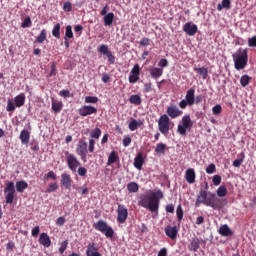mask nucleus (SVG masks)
Instances as JSON below:
<instances>
[{
  "mask_svg": "<svg viewBox=\"0 0 256 256\" xmlns=\"http://www.w3.org/2000/svg\"><path fill=\"white\" fill-rule=\"evenodd\" d=\"M205 189L206 190H200L195 206L199 207V205H206V207H211L214 211H221V209L227 205V201L217 197L216 193L207 192L209 190V183L207 182H205Z\"/></svg>",
  "mask_w": 256,
  "mask_h": 256,
  "instance_id": "obj_1",
  "label": "nucleus"
},
{
  "mask_svg": "<svg viewBox=\"0 0 256 256\" xmlns=\"http://www.w3.org/2000/svg\"><path fill=\"white\" fill-rule=\"evenodd\" d=\"M161 199H163V192L158 190L157 192L141 195L138 205L144 207V209H148L151 213L159 215V203Z\"/></svg>",
  "mask_w": 256,
  "mask_h": 256,
  "instance_id": "obj_2",
  "label": "nucleus"
},
{
  "mask_svg": "<svg viewBox=\"0 0 256 256\" xmlns=\"http://www.w3.org/2000/svg\"><path fill=\"white\" fill-rule=\"evenodd\" d=\"M232 59L234 61V67L237 71H241L244 67H247V62L249 57L247 55V49H239L237 52L232 54Z\"/></svg>",
  "mask_w": 256,
  "mask_h": 256,
  "instance_id": "obj_3",
  "label": "nucleus"
},
{
  "mask_svg": "<svg viewBox=\"0 0 256 256\" xmlns=\"http://www.w3.org/2000/svg\"><path fill=\"white\" fill-rule=\"evenodd\" d=\"M195 105V88H190L186 92L185 99L179 102L180 109H187L188 107H193Z\"/></svg>",
  "mask_w": 256,
  "mask_h": 256,
  "instance_id": "obj_4",
  "label": "nucleus"
},
{
  "mask_svg": "<svg viewBox=\"0 0 256 256\" xmlns=\"http://www.w3.org/2000/svg\"><path fill=\"white\" fill-rule=\"evenodd\" d=\"M193 127V121H191V116L184 115L182 117V124L178 125L177 133L185 137L187 135V130H190Z\"/></svg>",
  "mask_w": 256,
  "mask_h": 256,
  "instance_id": "obj_5",
  "label": "nucleus"
},
{
  "mask_svg": "<svg viewBox=\"0 0 256 256\" xmlns=\"http://www.w3.org/2000/svg\"><path fill=\"white\" fill-rule=\"evenodd\" d=\"M94 228L100 233H103L105 237L112 238L114 235L113 228L107 224V222L103 220H99L96 224H94Z\"/></svg>",
  "mask_w": 256,
  "mask_h": 256,
  "instance_id": "obj_6",
  "label": "nucleus"
},
{
  "mask_svg": "<svg viewBox=\"0 0 256 256\" xmlns=\"http://www.w3.org/2000/svg\"><path fill=\"white\" fill-rule=\"evenodd\" d=\"M171 126V120L167 114L160 116L158 120V129L162 135H167L169 133V127Z\"/></svg>",
  "mask_w": 256,
  "mask_h": 256,
  "instance_id": "obj_7",
  "label": "nucleus"
},
{
  "mask_svg": "<svg viewBox=\"0 0 256 256\" xmlns=\"http://www.w3.org/2000/svg\"><path fill=\"white\" fill-rule=\"evenodd\" d=\"M66 161L70 171H73V173H75L77 171V167L81 165V162L77 160V157L69 152H66Z\"/></svg>",
  "mask_w": 256,
  "mask_h": 256,
  "instance_id": "obj_8",
  "label": "nucleus"
},
{
  "mask_svg": "<svg viewBox=\"0 0 256 256\" xmlns=\"http://www.w3.org/2000/svg\"><path fill=\"white\" fill-rule=\"evenodd\" d=\"M98 53L101 55H106L108 57V61L110 65L115 64V56L113 53L109 50V46L102 44L98 47Z\"/></svg>",
  "mask_w": 256,
  "mask_h": 256,
  "instance_id": "obj_9",
  "label": "nucleus"
},
{
  "mask_svg": "<svg viewBox=\"0 0 256 256\" xmlns=\"http://www.w3.org/2000/svg\"><path fill=\"white\" fill-rule=\"evenodd\" d=\"M98 53L101 55H106L108 57V61L110 65L115 64V56L113 53L109 50V46L102 44L98 47Z\"/></svg>",
  "mask_w": 256,
  "mask_h": 256,
  "instance_id": "obj_10",
  "label": "nucleus"
},
{
  "mask_svg": "<svg viewBox=\"0 0 256 256\" xmlns=\"http://www.w3.org/2000/svg\"><path fill=\"white\" fill-rule=\"evenodd\" d=\"M98 53L101 55H106L108 57V61L110 65L115 64V56L113 53L109 50V46L102 44L98 47Z\"/></svg>",
  "mask_w": 256,
  "mask_h": 256,
  "instance_id": "obj_11",
  "label": "nucleus"
},
{
  "mask_svg": "<svg viewBox=\"0 0 256 256\" xmlns=\"http://www.w3.org/2000/svg\"><path fill=\"white\" fill-rule=\"evenodd\" d=\"M117 213H118V216H117L118 223H121V224L125 223L129 215V212L125 207V205L123 204L118 205Z\"/></svg>",
  "mask_w": 256,
  "mask_h": 256,
  "instance_id": "obj_12",
  "label": "nucleus"
},
{
  "mask_svg": "<svg viewBox=\"0 0 256 256\" xmlns=\"http://www.w3.org/2000/svg\"><path fill=\"white\" fill-rule=\"evenodd\" d=\"M76 153L81 159H85L87 157V142L80 140L76 147Z\"/></svg>",
  "mask_w": 256,
  "mask_h": 256,
  "instance_id": "obj_13",
  "label": "nucleus"
},
{
  "mask_svg": "<svg viewBox=\"0 0 256 256\" xmlns=\"http://www.w3.org/2000/svg\"><path fill=\"white\" fill-rule=\"evenodd\" d=\"M166 113L171 117V119H177V117H181V115H183V111L180 110L176 105H170L167 108Z\"/></svg>",
  "mask_w": 256,
  "mask_h": 256,
  "instance_id": "obj_14",
  "label": "nucleus"
},
{
  "mask_svg": "<svg viewBox=\"0 0 256 256\" xmlns=\"http://www.w3.org/2000/svg\"><path fill=\"white\" fill-rule=\"evenodd\" d=\"M86 256H101V253H99V244L95 242L89 243L86 250Z\"/></svg>",
  "mask_w": 256,
  "mask_h": 256,
  "instance_id": "obj_15",
  "label": "nucleus"
},
{
  "mask_svg": "<svg viewBox=\"0 0 256 256\" xmlns=\"http://www.w3.org/2000/svg\"><path fill=\"white\" fill-rule=\"evenodd\" d=\"M197 30L198 28L195 24H193V22H187L183 26L184 33H186V35H189L190 37L197 35Z\"/></svg>",
  "mask_w": 256,
  "mask_h": 256,
  "instance_id": "obj_16",
  "label": "nucleus"
},
{
  "mask_svg": "<svg viewBox=\"0 0 256 256\" xmlns=\"http://www.w3.org/2000/svg\"><path fill=\"white\" fill-rule=\"evenodd\" d=\"M78 113L81 117H87V115H93L97 113V108L91 105H84L82 108L78 110Z\"/></svg>",
  "mask_w": 256,
  "mask_h": 256,
  "instance_id": "obj_17",
  "label": "nucleus"
},
{
  "mask_svg": "<svg viewBox=\"0 0 256 256\" xmlns=\"http://www.w3.org/2000/svg\"><path fill=\"white\" fill-rule=\"evenodd\" d=\"M140 68L139 64H135L129 76V83H137L139 81Z\"/></svg>",
  "mask_w": 256,
  "mask_h": 256,
  "instance_id": "obj_18",
  "label": "nucleus"
},
{
  "mask_svg": "<svg viewBox=\"0 0 256 256\" xmlns=\"http://www.w3.org/2000/svg\"><path fill=\"white\" fill-rule=\"evenodd\" d=\"M218 233L222 237H232L233 230H231V228H229V225L224 224V225L220 226Z\"/></svg>",
  "mask_w": 256,
  "mask_h": 256,
  "instance_id": "obj_19",
  "label": "nucleus"
},
{
  "mask_svg": "<svg viewBox=\"0 0 256 256\" xmlns=\"http://www.w3.org/2000/svg\"><path fill=\"white\" fill-rule=\"evenodd\" d=\"M177 226H167L165 228V234L167 235V237H170V239H177Z\"/></svg>",
  "mask_w": 256,
  "mask_h": 256,
  "instance_id": "obj_20",
  "label": "nucleus"
},
{
  "mask_svg": "<svg viewBox=\"0 0 256 256\" xmlns=\"http://www.w3.org/2000/svg\"><path fill=\"white\" fill-rule=\"evenodd\" d=\"M39 243L43 247H51V238H49L47 233H42L40 234Z\"/></svg>",
  "mask_w": 256,
  "mask_h": 256,
  "instance_id": "obj_21",
  "label": "nucleus"
},
{
  "mask_svg": "<svg viewBox=\"0 0 256 256\" xmlns=\"http://www.w3.org/2000/svg\"><path fill=\"white\" fill-rule=\"evenodd\" d=\"M61 183L65 189H71V176L67 173L61 175Z\"/></svg>",
  "mask_w": 256,
  "mask_h": 256,
  "instance_id": "obj_22",
  "label": "nucleus"
},
{
  "mask_svg": "<svg viewBox=\"0 0 256 256\" xmlns=\"http://www.w3.org/2000/svg\"><path fill=\"white\" fill-rule=\"evenodd\" d=\"M29 138H30L29 130H22L20 132V141L23 145L29 144Z\"/></svg>",
  "mask_w": 256,
  "mask_h": 256,
  "instance_id": "obj_23",
  "label": "nucleus"
},
{
  "mask_svg": "<svg viewBox=\"0 0 256 256\" xmlns=\"http://www.w3.org/2000/svg\"><path fill=\"white\" fill-rule=\"evenodd\" d=\"M115 19V14L113 12L108 13L104 16V25L105 27H111L113 25V21Z\"/></svg>",
  "mask_w": 256,
  "mask_h": 256,
  "instance_id": "obj_24",
  "label": "nucleus"
},
{
  "mask_svg": "<svg viewBox=\"0 0 256 256\" xmlns=\"http://www.w3.org/2000/svg\"><path fill=\"white\" fill-rule=\"evenodd\" d=\"M16 107H23L25 105V94L21 93L14 98Z\"/></svg>",
  "mask_w": 256,
  "mask_h": 256,
  "instance_id": "obj_25",
  "label": "nucleus"
},
{
  "mask_svg": "<svg viewBox=\"0 0 256 256\" xmlns=\"http://www.w3.org/2000/svg\"><path fill=\"white\" fill-rule=\"evenodd\" d=\"M143 155L141 153H139L135 159H134V167L136 169H138L139 171H141L142 167H143Z\"/></svg>",
  "mask_w": 256,
  "mask_h": 256,
  "instance_id": "obj_26",
  "label": "nucleus"
},
{
  "mask_svg": "<svg viewBox=\"0 0 256 256\" xmlns=\"http://www.w3.org/2000/svg\"><path fill=\"white\" fill-rule=\"evenodd\" d=\"M186 181L190 184L195 183V170L193 168L186 171Z\"/></svg>",
  "mask_w": 256,
  "mask_h": 256,
  "instance_id": "obj_27",
  "label": "nucleus"
},
{
  "mask_svg": "<svg viewBox=\"0 0 256 256\" xmlns=\"http://www.w3.org/2000/svg\"><path fill=\"white\" fill-rule=\"evenodd\" d=\"M27 187H29V184H27V182L25 180L16 182L17 193H23V191H25V189H27Z\"/></svg>",
  "mask_w": 256,
  "mask_h": 256,
  "instance_id": "obj_28",
  "label": "nucleus"
},
{
  "mask_svg": "<svg viewBox=\"0 0 256 256\" xmlns=\"http://www.w3.org/2000/svg\"><path fill=\"white\" fill-rule=\"evenodd\" d=\"M150 75L152 79H159L163 75V68H152L150 69Z\"/></svg>",
  "mask_w": 256,
  "mask_h": 256,
  "instance_id": "obj_29",
  "label": "nucleus"
},
{
  "mask_svg": "<svg viewBox=\"0 0 256 256\" xmlns=\"http://www.w3.org/2000/svg\"><path fill=\"white\" fill-rule=\"evenodd\" d=\"M63 109V102L61 101H52V111H54V113H60Z\"/></svg>",
  "mask_w": 256,
  "mask_h": 256,
  "instance_id": "obj_30",
  "label": "nucleus"
},
{
  "mask_svg": "<svg viewBox=\"0 0 256 256\" xmlns=\"http://www.w3.org/2000/svg\"><path fill=\"white\" fill-rule=\"evenodd\" d=\"M47 41V30L43 29L40 34L37 36L34 43H43Z\"/></svg>",
  "mask_w": 256,
  "mask_h": 256,
  "instance_id": "obj_31",
  "label": "nucleus"
},
{
  "mask_svg": "<svg viewBox=\"0 0 256 256\" xmlns=\"http://www.w3.org/2000/svg\"><path fill=\"white\" fill-rule=\"evenodd\" d=\"M52 35L56 39H61V24H55V26L52 29Z\"/></svg>",
  "mask_w": 256,
  "mask_h": 256,
  "instance_id": "obj_32",
  "label": "nucleus"
},
{
  "mask_svg": "<svg viewBox=\"0 0 256 256\" xmlns=\"http://www.w3.org/2000/svg\"><path fill=\"white\" fill-rule=\"evenodd\" d=\"M4 193H8L10 195H15V183L14 182H8L6 184V188L4 189Z\"/></svg>",
  "mask_w": 256,
  "mask_h": 256,
  "instance_id": "obj_33",
  "label": "nucleus"
},
{
  "mask_svg": "<svg viewBox=\"0 0 256 256\" xmlns=\"http://www.w3.org/2000/svg\"><path fill=\"white\" fill-rule=\"evenodd\" d=\"M166 149H167V144L158 143L155 148V153H158V155H165Z\"/></svg>",
  "mask_w": 256,
  "mask_h": 256,
  "instance_id": "obj_34",
  "label": "nucleus"
},
{
  "mask_svg": "<svg viewBox=\"0 0 256 256\" xmlns=\"http://www.w3.org/2000/svg\"><path fill=\"white\" fill-rule=\"evenodd\" d=\"M194 71H196L198 75H201L203 79H207L209 75V70L205 67L194 68Z\"/></svg>",
  "mask_w": 256,
  "mask_h": 256,
  "instance_id": "obj_35",
  "label": "nucleus"
},
{
  "mask_svg": "<svg viewBox=\"0 0 256 256\" xmlns=\"http://www.w3.org/2000/svg\"><path fill=\"white\" fill-rule=\"evenodd\" d=\"M218 11H222L223 9H231V0H223L222 3L217 5Z\"/></svg>",
  "mask_w": 256,
  "mask_h": 256,
  "instance_id": "obj_36",
  "label": "nucleus"
},
{
  "mask_svg": "<svg viewBox=\"0 0 256 256\" xmlns=\"http://www.w3.org/2000/svg\"><path fill=\"white\" fill-rule=\"evenodd\" d=\"M127 189L129 193H137V191H139V184H137L136 182H130L127 185Z\"/></svg>",
  "mask_w": 256,
  "mask_h": 256,
  "instance_id": "obj_37",
  "label": "nucleus"
},
{
  "mask_svg": "<svg viewBox=\"0 0 256 256\" xmlns=\"http://www.w3.org/2000/svg\"><path fill=\"white\" fill-rule=\"evenodd\" d=\"M117 159H119V157L117 156L115 151H112L108 157L107 165H113V163H117Z\"/></svg>",
  "mask_w": 256,
  "mask_h": 256,
  "instance_id": "obj_38",
  "label": "nucleus"
},
{
  "mask_svg": "<svg viewBox=\"0 0 256 256\" xmlns=\"http://www.w3.org/2000/svg\"><path fill=\"white\" fill-rule=\"evenodd\" d=\"M130 103L132 105H140L141 104V96L139 95H131L129 98Z\"/></svg>",
  "mask_w": 256,
  "mask_h": 256,
  "instance_id": "obj_39",
  "label": "nucleus"
},
{
  "mask_svg": "<svg viewBox=\"0 0 256 256\" xmlns=\"http://www.w3.org/2000/svg\"><path fill=\"white\" fill-rule=\"evenodd\" d=\"M216 195L218 197H226L227 196V187L226 186H220L216 191Z\"/></svg>",
  "mask_w": 256,
  "mask_h": 256,
  "instance_id": "obj_40",
  "label": "nucleus"
},
{
  "mask_svg": "<svg viewBox=\"0 0 256 256\" xmlns=\"http://www.w3.org/2000/svg\"><path fill=\"white\" fill-rule=\"evenodd\" d=\"M251 77H249V75H243L240 79V84L242 87H247V85H249L250 81H251Z\"/></svg>",
  "mask_w": 256,
  "mask_h": 256,
  "instance_id": "obj_41",
  "label": "nucleus"
},
{
  "mask_svg": "<svg viewBox=\"0 0 256 256\" xmlns=\"http://www.w3.org/2000/svg\"><path fill=\"white\" fill-rule=\"evenodd\" d=\"M64 39H73V28L71 25L66 26Z\"/></svg>",
  "mask_w": 256,
  "mask_h": 256,
  "instance_id": "obj_42",
  "label": "nucleus"
},
{
  "mask_svg": "<svg viewBox=\"0 0 256 256\" xmlns=\"http://www.w3.org/2000/svg\"><path fill=\"white\" fill-rule=\"evenodd\" d=\"M90 137L92 139H99L101 137V129L100 128H95L90 132Z\"/></svg>",
  "mask_w": 256,
  "mask_h": 256,
  "instance_id": "obj_43",
  "label": "nucleus"
},
{
  "mask_svg": "<svg viewBox=\"0 0 256 256\" xmlns=\"http://www.w3.org/2000/svg\"><path fill=\"white\" fill-rule=\"evenodd\" d=\"M199 239L195 238L191 241V249L194 252L199 251Z\"/></svg>",
  "mask_w": 256,
  "mask_h": 256,
  "instance_id": "obj_44",
  "label": "nucleus"
},
{
  "mask_svg": "<svg viewBox=\"0 0 256 256\" xmlns=\"http://www.w3.org/2000/svg\"><path fill=\"white\" fill-rule=\"evenodd\" d=\"M128 127H129L130 131H136V129L139 127V122H137V120L133 119L132 121H130Z\"/></svg>",
  "mask_w": 256,
  "mask_h": 256,
  "instance_id": "obj_45",
  "label": "nucleus"
},
{
  "mask_svg": "<svg viewBox=\"0 0 256 256\" xmlns=\"http://www.w3.org/2000/svg\"><path fill=\"white\" fill-rule=\"evenodd\" d=\"M241 155V158L234 160L233 167H241V163H243V160L245 159V154L241 153Z\"/></svg>",
  "mask_w": 256,
  "mask_h": 256,
  "instance_id": "obj_46",
  "label": "nucleus"
},
{
  "mask_svg": "<svg viewBox=\"0 0 256 256\" xmlns=\"http://www.w3.org/2000/svg\"><path fill=\"white\" fill-rule=\"evenodd\" d=\"M57 189H59V185H57V183H51L47 188V193H53V191H57Z\"/></svg>",
  "mask_w": 256,
  "mask_h": 256,
  "instance_id": "obj_47",
  "label": "nucleus"
},
{
  "mask_svg": "<svg viewBox=\"0 0 256 256\" xmlns=\"http://www.w3.org/2000/svg\"><path fill=\"white\" fill-rule=\"evenodd\" d=\"M99 101V98L96 96H86L85 97V103H97Z\"/></svg>",
  "mask_w": 256,
  "mask_h": 256,
  "instance_id": "obj_48",
  "label": "nucleus"
},
{
  "mask_svg": "<svg viewBox=\"0 0 256 256\" xmlns=\"http://www.w3.org/2000/svg\"><path fill=\"white\" fill-rule=\"evenodd\" d=\"M221 111H223V108L221 105L217 104L212 108L213 115H220Z\"/></svg>",
  "mask_w": 256,
  "mask_h": 256,
  "instance_id": "obj_49",
  "label": "nucleus"
},
{
  "mask_svg": "<svg viewBox=\"0 0 256 256\" xmlns=\"http://www.w3.org/2000/svg\"><path fill=\"white\" fill-rule=\"evenodd\" d=\"M69 245V242L67 240L63 241L60 245V248H59V252L61 254H64L65 251L67 250V246Z\"/></svg>",
  "mask_w": 256,
  "mask_h": 256,
  "instance_id": "obj_50",
  "label": "nucleus"
},
{
  "mask_svg": "<svg viewBox=\"0 0 256 256\" xmlns=\"http://www.w3.org/2000/svg\"><path fill=\"white\" fill-rule=\"evenodd\" d=\"M21 27H23V29H26V27H31V18L30 17L25 18L21 24Z\"/></svg>",
  "mask_w": 256,
  "mask_h": 256,
  "instance_id": "obj_51",
  "label": "nucleus"
},
{
  "mask_svg": "<svg viewBox=\"0 0 256 256\" xmlns=\"http://www.w3.org/2000/svg\"><path fill=\"white\" fill-rule=\"evenodd\" d=\"M5 199H6V203L8 205H11L13 203V199H15V194H6L5 196Z\"/></svg>",
  "mask_w": 256,
  "mask_h": 256,
  "instance_id": "obj_52",
  "label": "nucleus"
},
{
  "mask_svg": "<svg viewBox=\"0 0 256 256\" xmlns=\"http://www.w3.org/2000/svg\"><path fill=\"white\" fill-rule=\"evenodd\" d=\"M6 111L8 112L15 111V104L13 103V101L8 100Z\"/></svg>",
  "mask_w": 256,
  "mask_h": 256,
  "instance_id": "obj_53",
  "label": "nucleus"
},
{
  "mask_svg": "<svg viewBox=\"0 0 256 256\" xmlns=\"http://www.w3.org/2000/svg\"><path fill=\"white\" fill-rule=\"evenodd\" d=\"M151 43V40L149 38H142L139 44L141 47H147Z\"/></svg>",
  "mask_w": 256,
  "mask_h": 256,
  "instance_id": "obj_54",
  "label": "nucleus"
},
{
  "mask_svg": "<svg viewBox=\"0 0 256 256\" xmlns=\"http://www.w3.org/2000/svg\"><path fill=\"white\" fill-rule=\"evenodd\" d=\"M212 182L215 186L221 185V177L219 175H214L212 178Z\"/></svg>",
  "mask_w": 256,
  "mask_h": 256,
  "instance_id": "obj_55",
  "label": "nucleus"
},
{
  "mask_svg": "<svg viewBox=\"0 0 256 256\" xmlns=\"http://www.w3.org/2000/svg\"><path fill=\"white\" fill-rule=\"evenodd\" d=\"M88 151L90 153H93V151H95V141L93 139L89 140Z\"/></svg>",
  "mask_w": 256,
  "mask_h": 256,
  "instance_id": "obj_56",
  "label": "nucleus"
},
{
  "mask_svg": "<svg viewBox=\"0 0 256 256\" xmlns=\"http://www.w3.org/2000/svg\"><path fill=\"white\" fill-rule=\"evenodd\" d=\"M78 175L80 177H85V175H87V168L85 167L78 168Z\"/></svg>",
  "mask_w": 256,
  "mask_h": 256,
  "instance_id": "obj_57",
  "label": "nucleus"
},
{
  "mask_svg": "<svg viewBox=\"0 0 256 256\" xmlns=\"http://www.w3.org/2000/svg\"><path fill=\"white\" fill-rule=\"evenodd\" d=\"M206 173H208V175H211V173H215V164L208 165V167L206 168Z\"/></svg>",
  "mask_w": 256,
  "mask_h": 256,
  "instance_id": "obj_58",
  "label": "nucleus"
},
{
  "mask_svg": "<svg viewBox=\"0 0 256 256\" xmlns=\"http://www.w3.org/2000/svg\"><path fill=\"white\" fill-rule=\"evenodd\" d=\"M167 65H169V61H167V59L162 58L159 63H158V67H167Z\"/></svg>",
  "mask_w": 256,
  "mask_h": 256,
  "instance_id": "obj_59",
  "label": "nucleus"
},
{
  "mask_svg": "<svg viewBox=\"0 0 256 256\" xmlns=\"http://www.w3.org/2000/svg\"><path fill=\"white\" fill-rule=\"evenodd\" d=\"M123 145H124V147H129L131 145V137H129V136L124 137Z\"/></svg>",
  "mask_w": 256,
  "mask_h": 256,
  "instance_id": "obj_60",
  "label": "nucleus"
},
{
  "mask_svg": "<svg viewBox=\"0 0 256 256\" xmlns=\"http://www.w3.org/2000/svg\"><path fill=\"white\" fill-rule=\"evenodd\" d=\"M249 47H256V36L248 39Z\"/></svg>",
  "mask_w": 256,
  "mask_h": 256,
  "instance_id": "obj_61",
  "label": "nucleus"
},
{
  "mask_svg": "<svg viewBox=\"0 0 256 256\" xmlns=\"http://www.w3.org/2000/svg\"><path fill=\"white\" fill-rule=\"evenodd\" d=\"M59 95L61 97L67 98V97H71V92H69V90H62L60 91Z\"/></svg>",
  "mask_w": 256,
  "mask_h": 256,
  "instance_id": "obj_62",
  "label": "nucleus"
},
{
  "mask_svg": "<svg viewBox=\"0 0 256 256\" xmlns=\"http://www.w3.org/2000/svg\"><path fill=\"white\" fill-rule=\"evenodd\" d=\"M63 9L64 11H71V9H73V5H71V2H65Z\"/></svg>",
  "mask_w": 256,
  "mask_h": 256,
  "instance_id": "obj_63",
  "label": "nucleus"
},
{
  "mask_svg": "<svg viewBox=\"0 0 256 256\" xmlns=\"http://www.w3.org/2000/svg\"><path fill=\"white\" fill-rule=\"evenodd\" d=\"M158 256H167V248L160 249Z\"/></svg>",
  "mask_w": 256,
  "mask_h": 256,
  "instance_id": "obj_64",
  "label": "nucleus"
}]
</instances>
